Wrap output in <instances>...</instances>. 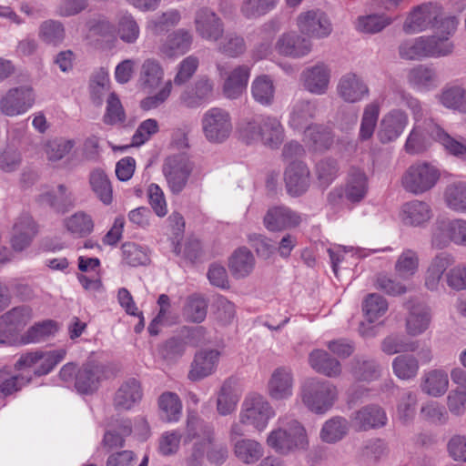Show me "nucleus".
Listing matches in <instances>:
<instances>
[{"label": "nucleus", "mask_w": 466, "mask_h": 466, "mask_svg": "<svg viewBox=\"0 0 466 466\" xmlns=\"http://www.w3.org/2000/svg\"><path fill=\"white\" fill-rule=\"evenodd\" d=\"M201 127L208 142L223 143L229 137L232 131L230 114L221 107L209 108L202 116Z\"/></svg>", "instance_id": "9d476101"}, {"label": "nucleus", "mask_w": 466, "mask_h": 466, "mask_svg": "<svg viewBox=\"0 0 466 466\" xmlns=\"http://www.w3.org/2000/svg\"><path fill=\"white\" fill-rule=\"evenodd\" d=\"M194 169V163L186 154L168 157L163 165V174L170 191L177 195L186 187Z\"/></svg>", "instance_id": "9b49d317"}, {"label": "nucleus", "mask_w": 466, "mask_h": 466, "mask_svg": "<svg viewBox=\"0 0 466 466\" xmlns=\"http://www.w3.org/2000/svg\"><path fill=\"white\" fill-rule=\"evenodd\" d=\"M441 7L436 4L425 3L415 6L403 23V31L416 34L425 30L443 29L447 35L454 33L457 26L455 17H443Z\"/></svg>", "instance_id": "39448f33"}, {"label": "nucleus", "mask_w": 466, "mask_h": 466, "mask_svg": "<svg viewBox=\"0 0 466 466\" xmlns=\"http://www.w3.org/2000/svg\"><path fill=\"white\" fill-rule=\"evenodd\" d=\"M75 145L73 139L55 137L45 142L43 150L48 161L57 162L68 155Z\"/></svg>", "instance_id": "4d7b16f0"}, {"label": "nucleus", "mask_w": 466, "mask_h": 466, "mask_svg": "<svg viewBox=\"0 0 466 466\" xmlns=\"http://www.w3.org/2000/svg\"><path fill=\"white\" fill-rule=\"evenodd\" d=\"M419 265L418 253L412 249H406L398 257L394 270L400 279H410L418 272Z\"/></svg>", "instance_id": "6e6d98bb"}, {"label": "nucleus", "mask_w": 466, "mask_h": 466, "mask_svg": "<svg viewBox=\"0 0 466 466\" xmlns=\"http://www.w3.org/2000/svg\"><path fill=\"white\" fill-rule=\"evenodd\" d=\"M441 103L452 109L466 113V90L460 86L446 87L441 94Z\"/></svg>", "instance_id": "69168bd1"}, {"label": "nucleus", "mask_w": 466, "mask_h": 466, "mask_svg": "<svg viewBox=\"0 0 466 466\" xmlns=\"http://www.w3.org/2000/svg\"><path fill=\"white\" fill-rule=\"evenodd\" d=\"M433 127L434 130L432 131L431 135L445 147V149L450 154L461 159H466V141L461 142L454 139L439 126H433Z\"/></svg>", "instance_id": "774afa93"}, {"label": "nucleus", "mask_w": 466, "mask_h": 466, "mask_svg": "<svg viewBox=\"0 0 466 466\" xmlns=\"http://www.w3.org/2000/svg\"><path fill=\"white\" fill-rule=\"evenodd\" d=\"M220 355L218 350H203L196 353L187 374L188 380L198 381L211 375L217 368Z\"/></svg>", "instance_id": "bb28decb"}, {"label": "nucleus", "mask_w": 466, "mask_h": 466, "mask_svg": "<svg viewBox=\"0 0 466 466\" xmlns=\"http://www.w3.org/2000/svg\"><path fill=\"white\" fill-rule=\"evenodd\" d=\"M143 392L140 382L134 379L125 380L114 395L113 405L116 410H128L139 402Z\"/></svg>", "instance_id": "2f4dec72"}, {"label": "nucleus", "mask_w": 466, "mask_h": 466, "mask_svg": "<svg viewBox=\"0 0 466 466\" xmlns=\"http://www.w3.org/2000/svg\"><path fill=\"white\" fill-rule=\"evenodd\" d=\"M309 366L328 378H338L342 373L340 362L324 350H314L309 355Z\"/></svg>", "instance_id": "72a5a7b5"}, {"label": "nucleus", "mask_w": 466, "mask_h": 466, "mask_svg": "<svg viewBox=\"0 0 466 466\" xmlns=\"http://www.w3.org/2000/svg\"><path fill=\"white\" fill-rule=\"evenodd\" d=\"M443 201L449 209L466 213V182L456 181L448 184L443 191Z\"/></svg>", "instance_id": "37998d69"}, {"label": "nucleus", "mask_w": 466, "mask_h": 466, "mask_svg": "<svg viewBox=\"0 0 466 466\" xmlns=\"http://www.w3.org/2000/svg\"><path fill=\"white\" fill-rule=\"evenodd\" d=\"M193 40V34L189 30L179 28L167 36L159 46V52L167 58L183 56L190 50Z\"/></svg>", "instance_id": "cd10ccee"}, {"label": "nucleus", "mask_w": 466, "mask_h": 466, "mask_svg": "<svg viewBox=\"0 0 466 466\" xmlns=\"http://www.w3.org/2000/svg\"><path fill=\"white\" fill-rule=\"evenodd\" d=\"M239 137L248 145L261 144L278 149L285 140V129L280 120L273 116H258L243 121L239 126Z\"/></svg>", "instance_id": "f03ea898"}, {"label": "nucleus", "mask_w": 466, "mask_h": 466, "mask_svg": "<svg viewBox=\"0 0 466 466\" xmlns=\"http://www.w3.org/2000/svg\"><path fill=\"white\" fill-rule=\"evenodd\" d=\"M164 77L160 63L154 58L146 59L140 69L139 81L143 88L149 91L158 87Z\"/></svg>", "instance_id": "c03bdc74"}, {"label": "nucleus", "mask_w": 466, "mask_h": 466, "mask_svg": "<svg viewBox=\"0 0 466 466\" xmlns=\"http://www.w3.org/2000/svg\"><path fill=\"white\" fill-rule=\"evenodd\" d=\"M294 374L290 367L279 366L274 369L267 382V393L276 401L286 400L294 391Z\"/></svg>", "instance_id": "aec40b11"}, {"label": "nucleus", "mask_w": 466, "mask_h": 466, "mask_svg": "<svg viewBox=\"0 0 466 466\" xmlns=\"http://www.w3.org/2000/svg\"><path fill=\"white\" fill-rule=\"evenodd\" d=\"M349 426L346 419L334 417L327 420L320 431V438L324 442L335 443L340 441L348 432Z\"/></svg>", "instance_id": "13d9d810"}, {"label": "nucleus", "mask_w": 466, "mask_h": 466, "mask_svg": "<svg viewBox=\"0 0 466 466\" xmlns=\"http://www.w3.org/2000/svg\"><path fill=\"white\" fill-rule=\"evenodd\" d=\"M35 103V93L28 85L10 88L0 98V111L7 116H16L27 112Z\"/></svg>", "instance_id": "4468645a"}, {"label": "nucleus", "mask_w": 466, "mask_h": 466, "mask_svg": "<svg viewBox=\"0 0 466 466\" xmlns=\"http://www.w3.org/2000/svg\"><path fill=\"white\" fill-rule=\"evenodd\" d=\"M298 31L311 39H323L332 32V24L325 12L311 9L301 12L296 18Z\"/></svg>", "instance_id": "f8f14e48"}, {"label": "nucleus", "mask_w": 466, "mask_h": 466, "mask_svg": "<svg viewBox=\"0 0 466 466\" xmlns=\"http://www.w3.org/2000/svg\"><path fill=\"white\" fill-rule=\"evenodd\" d=\"M420 369L418 359L410 354H400L392 360L394 375L401 380L414 379Z\"/></svg>", "instance_id": "603ef678"}, {"label": "nucleus", "mask_w": 466, "mask_h": 466, "mask_svg": "<svg viewBox=\"0 0 466 466\" xmlns=\"http://www.w3.org/2000/svg\"><path fill=\"white\" fill-rule=\"evenodd\" d=\"M353 428L357 431L379 429L387 424V414L382 407L377 404L363 406L350 416Z\"/></svg>", "instance_id": "b1692460"}, {"label": "nucleus", "mask_w": 466, "mask_h": 466, "mask_svg": "<svg viewBox=\"0 0 466 466\" xmlns=\"http://www.w3.org/2000/svg\"><path fill=\"white\" fill-rule=\"evenodd\" d=\"M451 35H447L443 32L442 28L435 31V34L431 36H426L427 46L431 49L432 55H429V57H441L449 56L452 53L454 46L449 37Z\"/></svg>", "instance_id": "0e129e2a"}, {"label": "nucleus", "mask_w": 466, "mask_h": 466, "mask_svg": "<svg viewBox=\"0 0 466 466\" xmlns=\"http://www.w3.org/2000/svg\"><path fill=\"white\" fill-rule=\"evenodd\" d=\"M399 54L403 59L420 60L429 57V55L433 53L427 46L426 36H420L402 42L399 46Z\"/></svg>", "instance_id": "3c124183"}, {"label": "nucleus", "mask_w": 466, "mask_h": 466, "mask_svg": "<svg viewBox=\"0 0 466 466\" xmlns=\"http://www.w3.org/2000/svg\"><path fill=\"white\" fill-rule=\"evenodd\" d=\"M451 242L466 247V219L437 220L432 234V245L437 248H443Z\"/></svg>", "instance_id": "ddd939ff"}, {"label": "nucleus", "mask_w": 466, "mask_h": 466, "mask_svg": "<svg viewBox=\"0 0 466 466\" xmlns=\"http://www.w3.org/2000/svg\"><path fill=\"white\" fill-rule=\"evenodd\" d=\"M235 457L243 464L252 465L261 460L264 454L262 444L254 439H243L232 445Z\"/></svg>", "instance_id": "4c0bfd02"}, {"label": "nucleus", "mask_w": 466, "mask_h": 466, "mask_svg": "<svg viewBox=\"0 0 466 466\" xmlns=\"http://www.w3.org/2000/svg\"><path fill=\"white\" fill-rule=\"evenodd\" d=\"M190 443L186 456L187 466H200L205 454L215 464H222L228 458V448L218 441L213 426L195 414L187 416L184 432V446Z\"/></svg>", "instance_id": "f257e3e1"}, {"label": "nucleus", "mask_w": 466, "mask_h": 466, "mask_svg": "<svg viewBox=\"0 0 466 466\" xmlns=\"http://www.w3.org/2000/svg\"><path fill=\"white\" fill-rule=\"evenodd\" d=\"M380 366L374 359L356 356L350 361V372L360 380H375L380 376Z\"/></svg>", "instance_id": "a19ab883"}, {"label": "nucleus", "mask_w": 466, "mask_h": 466, "mask_svg": "<svg viewBox=\"0 0 466 466\" xmlns=\"http://www.w3.org/2000/svg\"><path fill=\"white\" fill-rule=\"evenodd\" d=\"M454 258L448 253H440L430 262L424 276L427 289H439L441 279L445 278L446 285L454 291L466 290V264L459 263L451 267Z\"/></svg>", "instance_id": "7ed1b4c3"}, {"label": "nucleus", "mask_w": 466, "mask_h": 466, "mask_svg": "<svg viewBox=\"0 0 466 466\" xmlns=\"http://www.w3.org/2000/svg\"><path fill=\"white\" fill-rule=\"evenodd\" d=\"M433 212L430 204L425 201L413 199L402 205L400 218L404 225L422 227L431 219Z\"/></svg>", "instance_id": "c756f323"}, {"label": "nucleus", "mask_w": 466, "mask_h": 466, "mask_svg": "<svg viewBox=\"0 0 466 466\" xmlns=\"http://www.w3.org/2000/svg\"><path fill=\"white\" fill-rule=\"evenodd\" d=\"M250 69L242 65L235 67L225 78L222 92L228 99H237L246 91Z\"/></svg>", "instance_id": "473e14b6"}, {"label": "nucleus", "mask_w": 466, "mask_h": 466, "mask_svg": "<svg viewBox=\"0 0 466 466\" xmlns=\"http://www.w3.org/2000/svg\"><path fill=\"white\" fill-rule=\"evenodd\" d=\"M186 349L184 339L170 338L159 347L158 353L167 364H174L184 355Z\"/></svg>", "instance_id": "338daca9"}, {"label": "nucleus", "mask_w": 466, "mask_h": 466, "mask_svg": "<svg viewBox=\"0 0 466 466\" xmlns=\"http://www.w3.org/2000/svg\"><path fill=\"white\" fill-rule=\"evenodd\" d=\"M110 82L108 72L106 68L100 67L96 70L89 84L90 98L96 106H101L104 101V96L109 90Z\"/></svg>", "instance_id": "864d4df0"}, {"label": "nucleus", "mask_w": 466, "mask_h": 466, "mask_svg": "<svg viewBox=\"0 0 466 466\" xmlns=\"http://www.w3.org/2000/svg\"><path fill=\"white\" fill-rule=\"evenodd\" d=\"M334 141V136L329 127L321 125H312L304 132V142L314 151L329 149Z\"/></svg>", "instance_id": "e433bc0d"}, {"label": "nucleus", "mask_w": 466, "mask_h": 466, "mask_svg": "<svg viewBox=\"0 0 466 466\" xmlns=\"http://www.w3.org/2000/svg\"><path fill=\"white\" fill-rule=\"evenodd\" d=\"M213 91L214 82L208 76H201L180 93L178 101L187 108H197L211 98Z\"/></svg>", "instance_id": "5701e85b"}, {"label": "nucleus", "mask_w": 466, "mask_h": 466, "mask_svg": "<svg viewBox=\"0 0 466 466\" xmlns=\"http://www.w3.org/2000/svg\"><path fill=\"white\" fill-rule=\"evenodd\" d=\"M331 70L328 65L319 62L306 67L300 74L299 81L304 90L316 96L325 95L329 87Z\"/></svg>", "instance_id": "a211bd4d"}, {"label": "nucleus", "mask_w": 466, "mask_h": 466, "mask_svg": "<svg viewBox=\"0 0 466 466\" xmlns=\"http://www.w3.org/2000/svg\"><path fill=\"white\" fill-rule=\"evenodd\" d=\"M449 388V377L443 370H432L427 372L420 383L423 393L431 397L442 396Z\"/></svg>", "instance_id": "58836bf2"}, {"label": "nucleus", "mask_w": 466, "mask_h": 466, "mask_svg": "<svg viewBox=\"0 0 466 466\" xmlns=\"http://www.w3.org/2000/svg\"><path fill=\"white\" fill-rule=\"evenodd\" d=\"M283 179L289 195L292 197L301 196L310 187V169L305 162L292 160L285 167Z\"/></svg>", "instance_id": "f3484780"}, {"label": "nucleus", "mask_w": 466, "mask_h": 466, "mask_svg": "<svg viewBox=\"0 0 466 466\" xmlns=\"http://www.w3.org/2000/svg\"><path fill=\"white\" fill-rule=\"evenodd\" d=\"M408 125V116L400 109L387 113L380 123L378 137L383 144L395 141Z\"/></svg>", "instance_id": "a878e982"}, {"label": "nucleus", "mask_w": 466, "mask_h": 466, "mask_svg": "<svg viewBox=\"0 0 466 466\" xmlns=\"http://www.w3.org/2000/svg\"><path fill=\"white\" fill-rule=\"evenodd\" d=\"M317 104L310 100H299L291 108L289 125L294 129L303 128L309 121L315 118Z\"/></svg>", "instance_id": "ea45409f"}, {"label": "nucleus", "mask_w": 466, "mask_h": 466, "mask_svg": "<svg viewBox=\"0 0 466 466\" xmlns=\"http://www.w3.org/2000/svg\"><path fill=\"white\" fill-rule=\"evenodd\" d=\"M380 349L387 355L413 352L418 349V342L407 340L402 335L390 334L381 341Z\"/></svg>", "instance_id": "052dcab7"}, {"label": "nucleus", "mask_w": 466, "mask_h": 466, "mask_svg": "<svg viewBox=\"0 0 466 466\" xmlns=\"http://www.w3.org/2000/svg\"><path fill=\"white\" fill-rule=\"evenodd\" d=\"M32 309L18 306L0 316V343L10 344L32 319Z\"/></svg>", "instance_id": "2eb2a0df"}, {"label": "nucleus", "mask_w": 466, "mask_h": 466, "mask_svg": "<svg viewBox=\"0 0 466 466\" xmlns=\"http://www.w3.org/2000/svg\"><path fill=\"white\" fill-rule=\"evenodd\" d=\"M405 308L409 311L406 318L407 333L416 337L427 330L431 320L430 308L416 299L407 301Z\"/></svg>", "instance_id": "393cba45"}, {"label": "nucleus", "mask_w": 466, "mask_h": 466, "mask_svg": "<svg viewBox=\"0 0 466 466\" xmlns=\"http://www.w3.org/2000/svg\"><path fill=\"white\" fill-rule=\"evenodd\" d=\"M161 418L167 421H177L182 413V402L175 392L165 391L158 398Z\"/></svg>", "instance_id": "09e8293b"}, {"label": "nucleus", "mask_w": 466, "mask_h": 466, "mask_svg": "<svg viewBox=\"0 0 466 466\" xmlns=\"http://www.w3.org/2000/svg\"><path fill=\"white\" fill-rule=\"evenodd\" d=\"M433 126L437 125L431 118L425 119L421 124H415L405 143V150L408 154H420L430 147L431 138L435 139L431 135L434 130Z\"/></svg>", "instance_id": "c85d7f7f"}, {"label": "nucleus", "mask_w": 466, "mask_h": 466, "mask_svg": "<svg viewBox=\"0 0 466 466\" xmlns=\"http://www.w3.org/2000/svg\"><path fill=\"white\" fill-rule=\"evenodd\" d=\"M56 331V323L54 320L46 319L30 327L21 336L20 342L23 344L43 342L51 336H54Z\"/></svg>", "instance_id": "8fccbe9b"}, {"label": "nucleus", "mask_w": 466, "mask_h": 466, "mask_svg": "<svg viewBox=\"0 0 466 466\" xmlns=\"http://www.w3.org/2000/svg\"><path fill=\"white\" fill-rule=\"evenodd\" d=\"M409 85L418 91H429L438 86V75L433 67L418 65L407 74Z\"/></svg>", "instance_id": "c9c22d12"}, {"label": "nucleus", "mask_w": 466, "mask_h": 466, "mask_svg": "<svg viewBox=\"0 0 466 466\" xmlns=\"http://www.w3.org/2000/svg\"><path fill=\"white\" fill-rule=\"evenodd\" d=\"M195 29L198 35L210 42H218L224 33L221 18L210 8L201 7L197 10L194 18Z\"/></svg>", "instance_id": "412c9836"}, {"label": "nucleus", "mask_w": 466, "mask_h": 466, "mask_svg": "<svg viewBox=\"0 0 466 466\" xmlns=\"http://www.w3.org/2000/svg\"><path fill=\"white\" fill-rule=\"evenodd\" d=\"M198 66L199 59L196 56L191 55L185 57L177 65V74L174 76L173 82L171 80L167 81L159 92L143 99L141 101L142 108L149 110L163 104L170 96L173 84L180 86L187 83L197 72Z\"/></svg>", "instance_id": "6e6552de"}, {"label": "nucleus", "mask_w": 466, "mask_h": 466, "mask_svg": "<svg viewBox=\"0 0 466 466\" xmlns=\"http://www.w3.org/2000/svg\"><path fill=\"white\" fill-rule=\"evenodd\" d=\"M239 414L242 422H248L256 431H263L276 412L266 397L251 393L245 398Z\"/></svg>", "instance_id": "1a4fd4ad"}, {"label": "nucleus", "mask_w": 466, "mask_h": 466, "mask_svg": "<svg viewBox=\"0 0 466 466\" xmlns=\"http://www.w3.org/2000/svg\"><path fill=\"white\" fill-rule=\"evenodd\" d=\"M89 184L93 192L105 205L111 204L113 190L106 174L102 169H95L90 173Z\"/></svg>", "instance_id": "5fc2aeb1"}, {"label": "nucleus", "mask_w": 466, "mask_h": 466, "mask_svg": "<svg viewBox=\"0 0 466 466\" xmlns=\"http://www.w3.org/2000/svg\"><path fill=\"white\" fill-rule=\"evenodd\" d=\"M368 192V178L366 174L356 167H351L345 189L346 198L352 202H360Z\"/></svg>", "instance_id": "79ce46f5"}, {"label": "nucleus", "mask_w": 466, "mask_h": 466, "mask_svg": "<svg viewBox=\"0 0 466 466\" xmlns=\"http://www.w3.org/2000/svg\"><path fill=\"white\" fill-rule=\"evenodd\" d=\"M441 178L440 169L426 161H417L410 165L402 174V188L414 196L422 195L432 189Z\"/></svg>", "instance_id": "0eeeda50"}, {"label": "nucleus", "mask_w": 466, "mask_h": 466, "mask_svg": "<svg viewBox=\"0 0 466 466\" xmlns=\"http://www.w3.org/2000/svg\"><path fill=\"white\" fill-rule=\"evenodd\" d=\"M337 398V387L329 380L308 378L301 384V401L314 413L327 412L333 406Z\"/></svg>", "instance_id": "423d86ee"}, {"label": "nucleus", "mask_w": 466, "mask_h": 466, "mask_svg": "<svg viewBox=\"0 0 466 466\" xmlns=\"http://www.w3.org/2000/svg\"><path fill=\"white\" fill-rule=\"evenodd\" d=\"M121 250L122 259L128 266H145L149 262V255L147 248L137 243L126 242L122 245Z\"/></svg>", "instance_id": "e2e57ef3"}, {"label": "nucleus", "mask_w": 466, "mask_h": 466, "mask_svg": "<svg viewBox=\"0 0 466 466\" xmlns=\"http://www.w3.org/2000/svg\"><path fill=\"white\" fill-rule=\"evenodd\" d=\"M106 367L96 361H87L82 365L76 375L75 387L79 393L88 394L96 391L100 382L106 379Z\"/></svg>", "instance_id": "4be33fe9"}, {"label": "nucleus", "mask_w": 466, "mask_h": 466, "mask_svg": "<svg viewBox=\"0 0 466 466\" xmlns=\"http://www.w3.org/2000/svg\"><path fill=\"white\" fill-rule=\"evenodd\" d=\"M38 37L46 44L57 46L65 38V27L60 21L46 20L39 25Z\"/></svg>", "instance_id": "bf43d9fd"}, {"label": "nucleus", "mask_w": 466, "mask_h": 466, "mask_svg": "<svg viewBox=\"0 0 466 466\" xmlns=\"http://www.w3.org/2000/svg\"><path fill=\"white\" fill-rule=\"evenodd\" d=\"M38 200L58 213H66L76 205L73 192L64 184L58 185L56 191L41 194Z\"/></svg>", "instance_id": "f704fd0d"}, {"label": "nucleus", "mask_w": 466, "mask_h": 466, "mask_svg": "<svg viewBox=\"0 0 466 466\" xmlns=\"http://www.w3.org/2000/svg\"><path fill=\"white\" fill-rule=\"evenodd\" d=\"M119 38L127 44H134L139 37L140 28L131 14L125 13L117 19L116 31Z\"/></svg>", "instance_id": "680f3d73"}, {"label": "nucleus", "mask_w": 466, "mask_h": 466, "mask_svg": "<svg viewBox=\"0 0 466 466\" xmlns=\"http://www.w3.org/2000/svg\"><path fill=\"white\" fill-rule=\"evenodd\" d=\"M63 224L70 234L77 238H85L90 235L95 227L92 217L84 211H77L66 218Z\"/></svg>", "instance_id": "a18cd8bd"}, {"label": "nucleus", "mask_w": 466, "mask_h": 466, "mask_svg": "<svg viewBox=\"0 0 466 466\" xmlns=\"http://www.w3.org/2000/svg\"><path fill=\"white\" fill-rule=\"evenodd\" d=\"M336 93L345 103L355 104L370 96V87L360 74L350 71L338 79Z\"/></svg>", "instance_id": "dca6fc26"}, {"label": "nucleus", "mask_w": 466, "mask_h": 466, "mask_svg": "<svg viewBox=\"0 0 466 466\" xmlns=\"http://www.w3.org/2000/svg\"><path fill=\"white\" fill-rule=\"evenodd\" d=\"M255 267V258L247 248L237 249L229 260V268L234 277L240 279L248 276Z\"/></svg>", "instance_id": "49530a36"}, {"label": "nucleus", "mask_w": 466, "mask_h": 466, "mask_svg": "<svg viewBox=\"0 0 466 466\" xmlns=\"http://www.w3.org/2000/svg\"><path fill=\"white\" fill-rule=\"evenodd\" d=\"M278 428L271 431L266 440L267 445L281 455L307 450L309 437L303 424L291 417H280Z\"/></svg>", "instance_id": "20e7f679"}, {"label": "nucleus", "mask_w": 466, "mask_h": 466, "mask_svg": "<svg viewBox=\"0 0 466 466\" xmlns=\"http://www.w3.org/2000/svg\"><path fill=\"white\" fill-rule=\"evenodd\" d=\"M312 48L311 40L295 31L281 34L274 45V49L279 56L293 59L307 56Z\"/></svg>", "instance_id": "6ab92c4d"}, {"label": "nucleus", "mask_w": 466, "mask_h": 466, "mask_svg": "<svg viewBox=\"0 0 466 466\" xmlns=\"http://www.w3.org/2000/svg\"><path fill=\"white\" fill-rule=\"evenodd\" d=\"M273 79L267 75L257 76L251 84V94L256 102L262 106L272 105L275 97Z\"/></svg>", "instance_id": "de8ad7c7"}, {"label": "nucleus", "mask_w": 466, "mask_h": 466, "mask_svg": "<svg viewBox=\"0 0 466 466\" xmlns=\"http://www.w3.org/2000/svg\"><path fill=\"white\" fill-rule=\"evenodd\" d=\"M300 221V216L287 207L269 208L264 217V224L271 231L295 228L299 225Z\"/></svg>", "instance_id": "7c9ffc66"}]
</instances>
